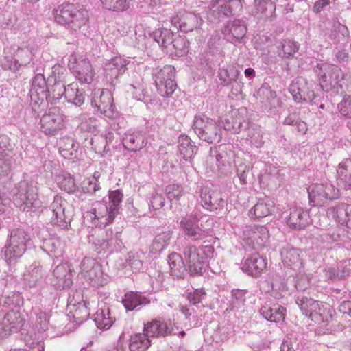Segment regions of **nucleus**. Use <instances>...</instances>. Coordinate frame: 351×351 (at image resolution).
I'll return each instance as SVG.
<instances>
[{
    "mask_svg": "<svg viewBox=\"0 0 351 351\" xmlns=\"http://www.w3.org/2000/svg\"><path fill=\"white\" fill-rule=\"evenodd\" d=\"M55 21L71 32H77L84 26L88 16L86 11L77 9L72 3H64L53 10Z\"/></svg>",
    "mask_w": 351,
    "mask_h": 351,
    "instance_id": "nucleus-3",
    "label": "nucleus"
},
{
    "mask_svg": "<svg viewBox=\"0 0 351 351\" xmlns=\"http://www.w3.org/2000/svg\"><path fill=\"white\" fill-rule=\"evenodd\" d=\"M69 69L81 84H90L93 81L94 71L88 59L75 53L69 57Z\"/></svg>",
    "mask_w": 351,
    "mask_h": 351,
    "instance_id": "nucleus-12",
    "label": "nucleus"
},
{
    "mask_svg": "<svg viewBox=\"0 0 351 351\" xmlns=\"http://www.w3.org/2000/svg\"><path fill=\"white\" fill-rule=\"evenodd\" d=\"M47 88L45 76L43 74H36L32 80L31 90L34 91L38 95H45Z\"/></svg>",
    "mask_w": 351,
    "mask_h": 351,
    "instance_id": "nucleus-57",
    "label": "nucleus"
},
{
    "mask_svg": "<svg viewBox=\"0 0 351 351\" xmlns=\"http://www.w3.org/2000/svg\"><path fill=\"white\" fill-rule=\"evenodd\" d=\"M267 267L266 260L258 254L255 253L243 259L241 269L248 275L257 277Z\"/></svg>",
    "mask_w": 351,
    "mask_h": 351,
    "instance_id": "nucleus-26",
    "label": "nucleus"
},
{
    "mask_svg": "<svg viewBox=\"0 0 351 351\" xmlns=\"http://www.w3.org/2000/svg\"><path fill=\"white\" fill-rule=\"evenodd\" d=\"M61 244L59 240L53 238L45 239L43 241L41 249L51 257H58L62 255Z\"/></svg>",
    "mask_w": 351,
    "mask_h": 351,
    "instance_id": "nucleus-48",
    "label": "nucleus"
},
{
    "mask_svg": "<svg viewBox=\"0 0 351 351\" xmlns=\"http://www.w3.org/2000/svg\"><path fill=\"white\" fill-rule=\"evenodd\" d=\"M158 93L162 97H169L176 88L175 69L171 65L156 68L152 73Z\"/></svg>",
    "mask_w": 351,
    "mask_h": 351,
    "instance_id": "nucleus-10",
    "label": "nucleus"
},
{
    "mask_svg": "<svg viewBox=\"0 0 351 351\" xmlns=\"http://www.w3.org/2000/svg\"><path fill=\"white\" fill-rule=\"evenodd\" d=\"M258 94L263 95L262 100L263 107L269 114H276L282 108V101L280 98L277 97L276 93L270 88L262 86Z\"/></svg>",
    "mask_w": 351,
    "mask_h": 351,
    "instance_id": "nucleus-27",
    "label": "nucleus"
},
{
    "mask_svg": "<svg viewBox=\"0 0 351 351\" xmlns=\"http://www.w3.org/2000/svg\"><path fill=\"white\" fill-rule=\"evenodd\" d=\"M348 34L346 26L341 23H335L332 26L330 38L334 42H339L343 38H345Z\"/></svg>",
    "mask_w": 351,
    "mask_h": 351,
    "instance_id": "nucleus-58",
    "label": "nucleus"
},
{
    "mask_svg": "<svg viewBox=\"0 0 351 351\" xmlns=\"http://www.w3.org/2000/svg\"><path fill=\"white\" fill-rule=\"evenodd\" d=\"M227 31L232 34L235 40H239L245 35L246 27L242 20L235 19L232 22L228 23L225 29V32Z\"/></svg>",
    "mask_w": 351,
    "mask_h": 351,
    "instance_id": "nucleus-51",
    "label": "nucleus"
},
{
    "mask_svg": "<svg viewBox=\"0 0 351 351\" xmlns=\"http://www.w3.org/2000/svg\"><path fill=\"white\" fill-rule=\"evenodd\" d=\"M80 269L81 274L94 286H104L108 282V276L95 258L85 257L81 262Z\"/></svg>",
    "mask_w": 351,
    "mask_h": 351,
    "instance_id": "nucleus-15",
    "label": "nucleus"
},
{
    "mask_svg": "<svg viewBox=\"0 0 351 351\" xmlns=\"http://www.w3.org/2000/svg\"><path fill=\"white\" fill-rule=\"evenodd\" d=\"M275 202L272 199L266 197L259 199L250 210V215L256 219L265 217L272 213Z\"/></svg>",
    "mask_w": 351,
    "mask_h": 351,
    "instance_id": "nucleus-36",
    "label": "nucleus"
},
{
    "mask_svg": "<svg viewBox=\"0 0 351 351\" xmlns=\"http://www.w3.org/2000/svg\"><path fill=\"white\" fill-rule=\"evenodd\" d=\"M240 71L233 65H226L219 69L218 77L224 85H229L239 79Z\"/></svg>",
    "mask_w": 351,
    "mask_h": 351,
    "instance_id": "nucleus-45",
    "label": "nucleus"
},
{
    "mask_svg": "<svg viewBox=\"0 0 351 351\" xmlns=\"http://www.w3.org/2000/svg\"><path fill=\"white\" fill-rule=\"evenodd\" d=\"M115 318L111 316L110 308L101 304L94 315V322L97 327L102 330H108L114 323Z\"/></svg>",
    "mask_w": 351,
    "mask_h": 351,
    "instance_id": "nucleus-35",
    "label": "nucleus"
},
{
    "mask_svg": "<svg viewBox=\"0 0 351 351\" xmlns=\"http://www.w3.org/2000/svg\"><path fill=\"white\" fill-rule=\"evenodd\" d=\"M89 97L91 106L97 113L109 119L116 117L117 111L113 104L112 95L108 90L95 88Z\"/></svg>",
    "mask_w": 351,
    "mask_h": 351,
    "instance_id": "nucleus-11",
    "label": "nucleus"
},
{
    "mask_svg": "<svg viewBox=\"0 0 351 351\" xmlns=\"http://www.w3.org/2000/svg\"><path fill=\"white\" fill-rule=\"evenodd\" d=\"M189 43L184 37L173 38L171 46L167 52H175L178 56H182L188 52Z\"/></svg>",
    "mask_w": 351,
    "mask_h": 351,
    "instance_id": "nucleus-54",
    "label": "nucleus"
},
{
    "mask_svg": "<svg viewBox=\"0 0 351 351\" xmlns=\"http://www.w3.org/2000/svg\"><path fill=\"white\" fill-rule=\"evenodd\" d=\"M348 168H351V160H346L339 163L337 170L338 185L346 190L351 189V173Z\"/></svg>",
    "mask_w": 351,
    "mask_h": 351,
    "instance_id": "nucleus-38",
    "label": "nucleus"
},
{
    "mask_svg": "<svg viewBox=\"0 0 351 351\" xmlns=\"http://www.w3.org/2000/svg\"><path fill=\"white\" fill-rule=\"evenodd\" d=\"M308 193L313 206H322L327 200L339 197V189L329 182L311 184L308 188Z\"/></svg>",
    "mask_w": 351,
    "mask_h": 351,
    "instance_id": "nucleus-13",
    "label": "nucleus"
},
{
    "mask_svg": "<svg viewBox=\"0 0 351 351\" xmlns=\"http://www.w3.org/2000/svg\"><path fill=\"white\" fill-rule=\"evenodd\" d=\"M58 186L68 193H73L77 189L73 177L68 173H63L56 178Z\"/></svg>",
    "mask_w": 351,
    "mask_h": 351,
    "instance_id": "nucleus-49",
    "label": "nucleus"
},
{
    "mask_svg": "<svg viewBox=\"0 0 351 351\" xmlns=\"http://www.w3.org/2000/svg\"><path fill=\"white\" fill-rule=\"evenodd\" d=\"M327 216L339 224L351 228V204L342 203L330 207L327 210Z\"/></svg>",
    "mask_w": 351,
    "mask_h": 351,
    "instance_id": "nucleus-29",
    "label": "nucleus"
},
{
    "mask_svg": "<svg viewBox=\"0 0 351 351\" xmlns=\"http://www.w3.org/2000/svg\"><path fill=\"white\" fill-rule=\"evenodd\" d=\"M315 71L324 90H333L339 93V89H343L346 75L337 66L329 63L318 64Z\"/></svg>",
    "mask_w": 351,
    "mask_h": 351,
    "instance_id": "nucleus-7",
    "label": "nucleus"
},
{
    "mask_svg": "<svg viewBox=\"0 0 351 351\" xmlns=\"http://www.w3.org/2000/svg\"><path fill=\"white\" fill-rule=\"evenodd\" d=\"M165 192L167 198L171 201L178 200L185 195L182 186L175 184L168 185L165 189Z\"/></svg>",
    "mask_w": 351,
    "mask_h": 351,
    "instance_id": "nucleus-60",
    "label": "nucleus"
},
{
    "mask_svg": "<svg viewBox=\"0 0 351 351\" xmlns=\"http://www.w3.org/2000/svg\"><path fill=\"white\" fill-rule=\"evenodd\" d=\"M20 302L19 293L10 289L7 280H0V309H14L20 305Z\"/></svg>",
    "mask_w": 351,
    "mask_h": 351,
    "instance_id": "nucleus-24",
    "label": "nucleus"
},
{
    "mask_svg": "<svg viewBox=\"0 0 351 351\" xmlns=\"http://www.w3.org/2000/svg\"><path fill=\"white\" fill-rule=\"evenodd\" d=\"M171 324L154 321L147 323L144 327V334L149 337L165 336L169 334L172 330Z\"/></svg>",
    "mask_w": 351,
    "mask_h": 351,
    "instance_id": "nucleus-34",
    "label": "nucleus"
},
{
    "mask_svg": "<svg viewBox=\"0 0 351 351\" xmlns=\"http://www.w3.org/2000/svg\"><path fill=\"white\" fill-rule=\"evenodd\" d=\"M67 71L65 67L59 64H55L51 69V75L49 76V80L54 83L61 82L64 84Z\"/></svg>",
    "mask_w": 351,
    "mask_h": 351,
    "instance_id": "nucleus-56",
    "label": "nucleus"
},
{
    "mask_svg": "<svg viewBox=\"0 0 351 351\" xmlns=\"http://www.w3.org/2000/svg\"><path fill=\"white\" fill-rule=\"evenodd\" d=\"M199 193L202 206L207 210L214 211L223 206L224 201L219 192L213 191L208 186H202Z\"/></svg>",
    "mask_w": 351,
    "mask_h": 351,
    "instance_id": "nucleus-25",
    "label": "nucleus"
},
{
    "mask_svg": "<svg viewBox=\"0 0 351 351\" xmlns=\"http://www.w3.org/2000/svg\"><path fill=\"white\" fill-rule=\"evenodd\" d=\"M247 291L243 289H233L232 291L231 304L233 308H239L244 304Z\"/></svg>",
    "mask_w": 351,
    "mask_h": 351,
    "instance_id": "nucleus-59",
    "label": "nucleus"
},
{
    "mask_svg": "<svg viewBox=\"0 0 351 351\" xmlns=\"http://www.w3.org/2000/svg\"><path fill=\"white\" fill-rule=\"evenodd\" d=\"M23 276L24 280L29 287H35L43 281L44 272L40 265L34 263L29 266Z\"/></svg>",
    "mask_w": 351,
    "mask_h": 351,
    "instance_id": "nucleus-40",
    "label": "nucleus"
},
{
    "mask_svg": "<svg viewBox=\"0 0 351 351\" xmlns=\"http://www.w3.org/2000/svg\"><path fill=\"white\" fill-rule=\"evenodd\" d=\"M66 117L58 107L51 108L40 119V130L46 135L54 136L65 127Z\"/></svg>",
    "mask_w": 351,
    "mask_h": 351,
    "instance_id": "nucleus-14",
    "label": "nucleus"
},
{
    "mask_svg": "<svg viewBox=\"0 0 351 351\" xmlns=\"http://www.w3.org/2000/svg\"><path fill=\"white\" fill-rule=\"evenodd\" d=\"M103 7L114 12H123L130 7L128 0H100Z\"/></svg>",
    "mask_w": 351,
    "mask_h": 351,
    "instance_id": "nucleus-53",
    "label": "nucleus"
},
{
    "mask_svg": "<svg viewBox=\"0 0 351 351\" xmlns=\"http://www.w3.org/2000/svg\"><path fill=\"white\" fill-rule=\"evenodd\" d=\"M299 44L292 40L285 39L282 43V49L285 58H290L299 49Z\"/></svg>",
    "mask_w": 351,
    "mask_h": 351,
    "instance_id": "nucleus-62",
    "label": "nucleus"
},
{
    "mask_svg": "<svg viewBox=\"0 0 351 351\" xmlns=\"http://www.w3.org/2000/svg\"><path fill=\"white\" fill-rule=\"evenodd\" d=\"M256 13L261 19H271L276 12V5L271 0H254Z\"/></svg>",
    "mask_w": 351,
    "mask_h": 351,
    "instance_id": "nucleus-42",
    "label": "nucleus"
},
{
    "mask_svg": "<svg viewBox=\"0 0 351 351\" xmlns=\"http://www.w3.org/2000/svg\"><path fill=\"white\" fill-rule=\"evenodd\" d=\"M337 108L341 115L348 119V125L351 128V95H343Z\"/></svg>",
    "mask_w": 351,
    "mask_h": 351,
    "instance_id": "nucleus-55",
    "label": "nucleus"
},
{
    "mask_svg": "<svg viewBox=\"0 0 351 351\" xmlns=\"http://www.w3.org/2000/svg\"><path fill=\"white\" fill-rule=\"evenodd\" d=\"M126 91L131 93L132 98L138 101H142L144 99V86L138 82L136 84H128L126 86Z\"/></svg>",
    "mask_w": 351,
    "mask_h": 351,
    "instance_id": "nucleus-63",
    "label": "nucleus"
},
{
    "mask_svg": "<svg viewBox=\"0 0 351 351\" xmlns=\"http://www.w3.org/2000/svg\"><path fill=\"white\" fill-rule=\"evenodd\" d=\"M204 23V20L199 14L184 12L171 18V23L177 29L182 32L188 33L199 27Z\"/></svg>",
    "mask_w": 351,
    "mask_h": 351,
    "instance_id": "nucleus-21",
    "label": "nucleus"
},
{
    "mask_svg": "<svg viewBox=\"0 0 351 351\" xmlns=\"http://www.w3.org/2000/svg\"><path fill=\"white\" fill-rule=\"evenodd\" d=\"M309 223L310 217L307 210L298 207L291 209L287 220V223L290 228L300 230L306 227Z\"/></svg>",
    "mask_w": 351,
    "mask_h": 351,
    "instance_id": "nucleus-30",
    "label": "nucleus"
},
{
    "mask_svg": "<svg viewBox=\"0 0 351 351\" xmlns=\"http://www.w3.org/2000/svg\"><path fill=\"white\" fill-rule=\"evenodd\" d=\"M193 129L199 138L209 143L221 142V130L213 119L203 115L194 117Z\"/></svg>",
    "mask_w": 351,
    "mask_h": 351,
    "instance_id": "nucleus-9",
    "label": "nucleus"
},
{
    "mask_svg": "<svg viewBox=\"0 0 351 351\" xmlns=\"http://www.w3.org/2000/svg\"><path fill=\"white\" fill-rule=\"evenodd\" d=\"M65 85L61 82L53 83L50 88H47L45 93L46 99L51 103H56L64 96Z\"/></svg>",
    "mask_w": 351,
    "mask_h": 351,
    "instance_id": "nucleus-50",
    "label": "nucleus"
},
{
    "mask_svg": "<svg viewBox=\"0 0 351 351\" xmlns=\"http://www.w3.org/2000/svg\"><path fill=\"white\" fill-rule=\"evenodd\" d=\"M351 275V259L345 260L339 263L336 276L343 278Z\"/></svg>",
    "mask_w": 351,
    "mask_h": 351,
    "instance_id": "nucleus-64",
    "label": "nucleus"
},
{
    "mask_svg": "<svg viewBox=\"0 0 351 351\" xmlns=\"http://www.w3.org/2000/svg\"><path fill=\"white\" fill-rule=\"evenodd\" d=\"M199 220L196 213H192L181 219L180 228L191 240H203L211 235L212 232L209 229L199 226Z\"/></svg>",
    "mask_w": 351,
    "mask_h": 351,
    "instance_id": "nucleus-16",
    "label": "nucleus"
},
{
    "mask_svg": "<svg viewBox=\"0 0 351 351\" xmlns=\"http://www.w3.org/2000/svg\"><path fill=\"white\" fill-rule=\"evenodd\" d=\"M20 324V314L16 308L7 311L0 309V327L5 333L17 328Z\"/></svg>",
    "mask_w": 351,
    "mask_h": 351,
    "instance_id": "nucleus-32",
    "label": "nucleus"
},
{
    "mask_svg": "<svg viewBox=\"0 0 351 351\" xmlns=\"http://www.w3.org/2000/svg\"><path fill=\"white\" fill-rule=\"evenodd\" d=\"M280 256L282 262L285 267L300 272L302 267V261L298 249L287 245L282 248Z\"/></svg>",
    "mask_w": 351,
    "mask_h": 351,
    "instance_id": "nucleus-28",
    "label": "nucleus"
},
{
    "mask_svg": "<svg viewBox=\"0 0 351 351\" xmlns=\"http://www.w3.org/2000/svg\"><path fill=\"white\" fill-rule=\"evenodd\" d=\"M278 298L274 292V285H272L271 297L268 298L259 309L260 314L267 321L281 322L284 321L286 315V308L276 302L273 298Z\"/></svg>",
    "mask_w": 351,
    "mask_h": 351,
    "instance_id": "nucleus-19",
    "label": "nucleus"
},
{
    "mask_svg": "<svg viewBox=\"0 0 351 351\" xmlns=\"http://www.w3.org/2000/svg\"><path fill=\"white\" fill-rule=\"evenodd\" d=\"M168 264L172 276L181 277L186 270V264L184 258L178 254H171L168 257Z\"/></svg>",
    "mask_w": 351,
    "mask_h": 351,
    "instance_id": "nucleus-44",
    "label": "nucleus"
},
{
    "mask_svg": "<svg viewBox=\"0 0 351 351\" xmlns=\"http://www.w3.org/2000/svg\"><path fill=\"white\" fill-rule=\"evenodd\" d=\"M122 302L127 311H139L149 303V300L141 292L128 291L125 293Z\"/></svg>",
    "mask_w": 351,
    "mask_h": 351,
    "instance_id": "nucleus-31",
    "label": "nucleus"
},
{
    "mask_svg": "<svg viewBox=\"0 0 351 351\" xmlns=\"http://www.w3.org/2000/svg\"><path fill=\"white\" fill-rule=\"evenodd\" d=\"M129 62L128 58L122 56H116L108 60L104 65V74L107 80L113 83L126 71V66Z\"/></svg>",
    "mask_w": 351,
    "mask_h": 351,
    "instance_id": "nucleus-23",
    "label": "nucleus"
},
{
    "mask_svg": "<svg viewBox=\"0 0 351 351\" xmlns=\"http://www.w3.org/2000/svg\"><path fill=\"white\" fill-rule=\"evenodd\" d=\"M34 56L32 49L28 46L7 45L3 49L1 66L4 70L16 72L27 66L33 60Z\"/></svg>",
    "mask_w": 351,
    "mask_h": 351,
    "instance_id": "nucleus-2",
    "label": "nucleus"
},
{
    "mask_svg": "<svg viewBox=\"0 0 351 351\" xmlns=\"http://www.w3.org/2000/svg\"><path fill=\"white\" fill-rule=\"evenodd\" d=\"M14 202L23 211L36 210L41 207L38 199L37 182L30 180L21 181L15 188Z\"/></svg>",
    "mask_w": 351,
    "mask_h": 351,
    "instance_id": "nucleus-5",
    "label": "nucleus"
},
{
    "mask_svg": "<svg viewBox=\"0 0 351 351\" xmlns=\"http://www.w3.org/2000/svg\"><path fill=\"white\" fill-rule=\"evenodd\" d=\"M178 150L185 160H191L195 154L196 147L186 135H180L178 139Z\"/></svg>",
    "mask_w": 351,
    "mask_h": 351,
    "instance_id": "nucleus-41",
    "label": "nucleus"
},
{
    "mask_svg": "<svg viewBox=\"0 0 351 351\" xmlns=\"http://www.w3.org/2000/svg\"><path fill=\"white\" fill-rule=\"evenodd\" d=\"M64 98L68 102L81 106L84 102L85 95L82 90H79L77 84L71 83L65 86Z\"/></svg>",
    "mask_w": 351,
    "mask_h": 351,
    "instance_id": "nucleus-39",
    "label": "nucleus"
},
{
    "mask_svg": "<svg viewBox=\"0 0 351 351\" xmlns=\"http://www.w3.org/2000/svg\"><path fill=\"white\" fill-rule=\"evenodd\" d=\"M289 92L295 101L298 103L311 102L315 99L314 91L310 88L304 78L299 77L293 81Z\"/></svg>",
    "mask_w": 351,
    "mask_h": 351,
    "instance_id": "nucleus-22",
    "label": "nucleus"
},
{
    "mask_svg": "<svg viewBox=\"0 0 351 351\" xmlns=\"http://www.w3.org/2000/svg\"><path fill=\"white\" fill-rule=\"evenodd\" d=\"M151 345V341L143 333H136L130 337L129 348L130 351H146Z\"/></svg>",
    "mask_w": 351,
    "mask_h": 351,
    "instance_id": "nucleus-47",
    "label": "nucleus"
},
{
    "mask_svg": "<svg viewBox=\"0 0 351 351\" xmlns=\"http://www.w3.org/2000/svg\"><path fill=\"white\" fill-rule=\"evenodd\" d=\"M269 237V231L264 226H245L240 234L244 243L254 249L264 246Z\"/></svg>",
    "mask_w": 351,
    "mask_h": 351,
    "instance_id": "nucleus-18",
    "label": "nucleus"
},
{
    "mask_svg": "<svg viewBox=\"0 0 351 351\" xmlns=\"http://www.w3.org/2000/svg\"><path fill=\"white\" fill-rule=\"evenodd\" d=\"M123 196L119 190L111 191L108 202L103 199L93 203L87 212V217L92 224L102 228L112 223L119 213Z\"/></svg>",
    "mask_w": 351,
    "mask_h": 351,
    "instance_id": "nucleus-1",
    "label": "nucleus"
},
{
    "mask_svg": "<svg viewBox=\"0 0 351 351\" xmlns=\"http://www.w3.org/2000/svg\"><path fill=\"white\" fill-rule=\"evenodd\" d=\"M154 40L164 49H169L171 46L173 38V33L167 28H159L156 29L153 34Z\"/></svg>",
    "mask_w": 351,
    "mask_h": 351,
    "instance_id": "nucleus-46",
    "label": "nucleus"
},
{
    "mask_svg": "<svg viewBox=\"0 0 351 351\" xmlns=\"http://www.w3.org/2000/svg\"><path fill=\"white\" fill-rule=\"evenodd\" d=\"M60 153L64 157L73 156V152L76 151V146L72 138H64L60 141Z\"/></svg>",
    "mask_w": 351,
    "mask_h": 351,
    "instance_id": "nucleus-61",
    "label": "nucleus"
},
{
    "mask_svg": "<svg viewBox=\"0 0 351 351\" xmlns=\"http://www.w3.org/2000/svg\"><path fill=\"white\" fill-rule=\"evenodd\" d=\"M214 249L210 245L197 247L186 245L183 250L184 260L192 275L202 274L206 269V261L213 256Z\"/></svg>",
    "mask_w": 351,
    "mask_h": 351,
    "instance_id": "nucleus-4",
    "label": "nucleus"
},
{
    "mask_svg": "<svg viewBox=\"0 0 351 351\" xmlns=\"http://www.w3.org/2000/svg\"><path fill=\"white\" fill-rule=\"evenodd\" d=\"M147 142L141 132H128L123 138V145L125 148L130 151L136 152L144 147Z\"/></svg>",
    "mask_w": 351,
    "mask_h": 351,
    "instance_id": "nucleus-37",
    "label": "nucleus"
},
{
    "mask_svg": "<svg viewBox=\"0 0 351 351\" xmlns=\"http://www.w3.org/2000/svg\"><path fill=\"white\" fill-rule=\"evenodd\" d=\"M53 276L57 279L54 285L57 289H66L73 284V274L66 263L60 264L53 270Z\"/></svg>",
    "mask_w": 351,
    "mask_h": 351,
    "instance_id": "nucleus-33",
    "label": "nucleus"
},
{
    "mask_svg": "<svg viewBox=\"0 0 351 351\" xmlns=\"http://www.w3.org/2000/svg\"><path fill=\"white\" fill-rule=\"evenodd\" d=\"M296 304L303 315L318 324L328 322L332 317V310L330 306L322 302L304 296H298Z\"/></svg>",
    "mask_w": 351,
    "mask_h": 351,
    "instance_id": "nucleus-8",
    "label": "nucleus"
},
{
    "mask_svg": "<svg viewBox=\"0 0 351 351\" xmlns=\"http://www.w3.org/2000/svg\"><path fill=\"white\" fill-rule=\"evenodd\" d=\"M99 176V173L95 172L93 176L84 179L82 182L83 191L84 193L94 194L99 191L101 189L100 184L98 181Z\"/></svg>",
    "mask_w": 351,
    "mask_h": 351,
    "instance_id": "nucleus-52",
    "label": "nucleus"
},
{
    "mask_svg": "<svg viewBox=\"0 0 351 351\" xmlns=\"http://www.w3.org/2000/svg\"><path fill=\"white\" fill-rule=\"evenodd\" d=\"M171 237V231H165L157 234L152 241L150 252L154 254L161 252L169 245Z\"/></svg>",
    "mask_w": 351,
    "mask_h": 351,
    "instance_id": "nucleus-43",
    "label": "nucleus"
},
{
    "mask_svg": "<svg viewBox=\"0 0 351 351\" xmlns=\"http://www.w3.org/2000/svg\"><path fill=\"white\" fill-rule=\"evenodd\" d=\"M30 237L23 228H14L10 232L5 247L2 250L8 264H12L25 252Z\"/></svg>",
    "mask_w": 351,
    "mask_h": 351,
    "instance_id": "nucleus-6",
    "label": "nucleus"
},
{
    "mask_svg": "<svg viewBox=\"0 0 351 351\" xmlns=\"http://www.w3.org/2000/svg\"><path fill=\"white\" fill-rule=\"evenodd\" d=\"M89 242H93L94 249L97 253L109 252L121 250L122 248V241L121 239V233H114L111 230H108L105 237L97 238L93 240L89 237Z\"/></svg>",
    "mask_w": 351,
    "mask_h": 351,
    "instance_id": "nucleus-20",
    "label": "nucleus"
},
{
    "mask_svg": "<svg viewBox=\"0 0 351 351\" xmlns=\"http://www.w3.org/2000/svg\"><path fill=\"white\" fill-rule=\"evenodd\" d=\"M52 211L51 222L61 229H66L71 221V206L67 201L60 195L54 197L50 205Z\"/></svg>",
    "mask_w": 351,
    "mask_h": 351,
    "instance_id": "nucleus-17",
    "label": "nucleus"
}]
</instances>
